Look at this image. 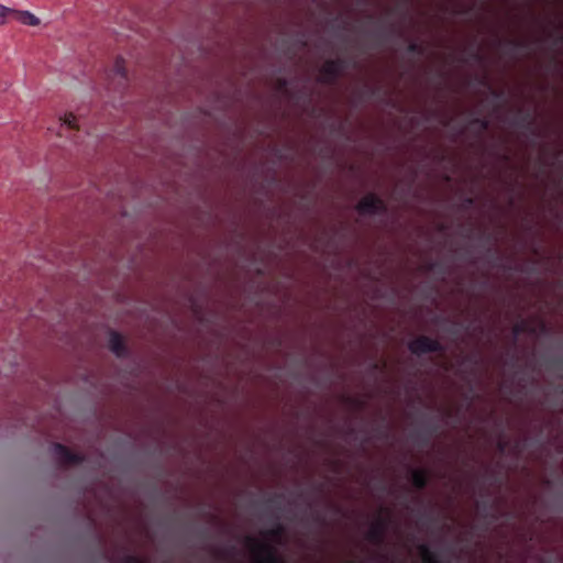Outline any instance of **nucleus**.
Wrapping results in <instances>:
<instances>
[{"instance_id":"nucleus-1","label":"nucleus","mask_w":563,"mask_h":563,"mask_svg":"<svg viewBox=\"0 0 563 563\" xmlns=\"http://www.w3.org/2000/svg\"><path fill=\"white\" fill-rule=\"evenodd\" d=\"M247 548L256 563H272L275 560L273 548L262 540L249 539Z\"/></svg>"},{"instance_id":"nucleus-2","label":"nucleus","mask_w":563,"mask_h":563,"mask_svg":"<svg viewBox=\"0 0 563 563\" xmlns=\"http://www.w3.org/2000/svg\"><path fill=\"white\" fill-rule=\"evenodd\" d=\"M78 128V119L73 113H64L59 117V123L55 133L60 137L65 136L66 139H69L70 134L68 132L70 130H77Z\"/></svg>"},{"instance_id":"nucleus-3","label":"nucleus","mask_w":563,"mask_h":563,"mask_svg":"<svg viewBox=\"0 0 563 563\" xmlns=\"http://www.w3.org/2000/svg\"><path fill=\"white\" fill-rule=\"evenodd\" d=\"M53 453L59 463L73 464L80 461V457L77 454L70 453L65 446L60 444L54 445Z\"/></svg>"},{"instance_id":"nucleus-4","label":"nucleus","mask_w":563,"mask_h":563,"mask_svg":"<svg viewBox=\"0 0 563 563\" xmlns=\"http://www.w3.org/2000/svg\"><path fill=\"white\" fill-rule=\"evenodd\" d=\"M411 352L413 353H422L428 351H433L437 349V343L428 338H419L413 340L409 345Z\"/></svg>"},{"instance_id":"nucleus-5","label":"nucleus","mask_w":563,"mask_h":563,"mask_svg":"<svg viewBox=\"0 0 563 563\" xmlns=\"http://www.w3.org/2000/svg\"><path fill=\"white\" fill-rule=\"evenodd\" d=\"M382 207V201L373 196L367 195L358 202V210L361 212H375Z\"/></svg>"},{"instance_id":"nucleus-6","label":"nucleus","mask_w":563,"mask_h":563,"mask_svg":"<svg viewBox=\"0 0 563 563\" xmlns=\"http://www.w3.org/2000/svg\"><path fill=\"white\" fill-rule=\"evenodd\" d=\"M12 19L24 25L36 26L40 24V19L30 11H19L13 9Z\"/></svg>"},{"instance_id":"nucleus-7","label":"nucleus","mask_w":563,"mask_h":563,"mask_svg":"<svg viewBox=\"0 0 563 563\" xmlns=\"http://www.w3.org/2000/svg\"><path fill=\"white\" fill-rule=\"evenodd\" d=\"M109 347L118 356L124 353V343L120 334L111 332L109 336Z\"/></svg>"},{"instance_id":"nucleus-8","label":"nucleus","mask_w":563,"mask_h":563,"mask_svg":"<svg viewBox=\"0 0 563 563\" xmlns=\"http://www.w3.org/2000/svg\"><path fill=\"white\" fill-rule=\"evenodd\" d=\"M13 9L0 4V25L12 19Z\"/></svg>"},{"instance_id":"nucleus-9","label":"nucleus","mask_w":563,"mask_h":563,"mask_svg":"<svg viewBox=\"0 0 563 563\" xmlns=\"http://www.w3.org/2000/svg\"><path fill=\"white\" fill-rule=\"evenodd\" d=\"M113 75L120 77L121 79H125L126 70L124 67V62L122 59H118L113 66Z\"/></svg>"},{"instance_id":"nucleus-10","label":"nucleus","mask_w":563,"mask_h":563,"mask_svg":"<svg viewBox=\"0 0 563 563\" xmlns=\"http://www.w3.org/2000/svg\"><path fill=\"white\" fill-rule=\"evenodd\" d=\"M125 563H145L144 561H142L141 559L139 558H135V556H130Z\"/></svg>"},{"instance_id":"nucleus-11","label":"nucleus","mask_w":563,"mask_h":563,"mask_svg":"<svg viewBox=\"0 0 563 563\" xmlns=\"http://www.w3.org/2000/svg\"><path fill=\"white\" fill-rule=\"evenodd\" d=\"M417 483H418L420 486H423V483H422V481H421V478H420V477H417Z\"/></svg>"}]
</instances>
